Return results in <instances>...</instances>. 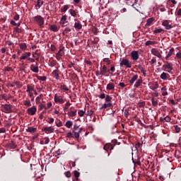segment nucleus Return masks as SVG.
Here are the masks:
<instances>
[{"instance_id":"nucleus-1","label":"nucleus","mask_w":181,"mask_h":181,"mask_svg":"<svg viewBox=\"0 0 181 181\" xmlns=\"http://www.w3.org/2000/svg\"><path fill=\"white\" fill-rule=\"evenodd\" d=\"M33 22L37 23L40 28H43V25H45V18H43V17H41L40 16H36L33 18Z\"/></svg>"},{"instance_id":"nucleus-2","label":"nucleus","mask_w":181,"mask_h":181,"mask_svg":"<svg viewBox=\"0 0 181 181\" xmlns=\"http://www.w3.org/2000/svg\"><path fill=\"white\" fill-rule=\"evenodd\" d=\"M54 100L57 104H64V99L57 94L54 95Z\"/></svg>"},{"instance_id":"nucleus-3","label":"nucleus","mask_w":181,"mask_h":181,"mask_svg":"<svg viewBox=\"0 0 181 181\" xmlns=\"http://www.w3.org/2000/svg\"><path fill=\"white\" fill-rule=\"evenodd\" d=\"M36 111H37V108H36V106H33L32 107H29L27 110V113L28 115H35L36 114Z\"/></svg>"},{"instance_id":"nucleus-4","label":"nucleus","mask_w":181,"mask_h":181,"mask_svg":"<svg viewBox=\"0 0 181 181\" xmlns=\"http://www.w3.org/2000/svg\"><path fill=\"white\" fill-rule=\"evenodd\" d=\"M151 54L156 56L158 59H162V54H160V52H159V50L156 48L151 49Z\"/></svg>"},{"instance_id":"nucleus-5","label":"nucleus","mask_w":181,"mask_h":181,"mask_svg":"<svg viewBox=\"0 0 181 181\" xmlns=\"http://www.w3.org/2000/svg\"><path fill=\"white\" fill-rule=\"evenodd\" d=\"M67 23H69V22L67 21V16H62V17L60 20L61 26H62V28H64V26H67Z\"/></svg>"},{"instance_id":"nucleus-6","label":"nucleus","mask_w":181,"mask_h":181,"mask_svg":"<svg viewBox=\"0 0 181 181\" xmlns=\"http://www.w3.org/2000/svg\"><path fill=\"white\" fill-rule=\"evenodd\" d=\"M120 66H126V67H128L129 69H131V63H129V60L127 59H124L122 60L120 63Z\"/></svg>"},{"instance_id":"nucleus-7","label":"nucleus","mask_w":181,"mask_h":181,"mask_svg":"<svg viewBox=\"0 0 181 181\" xmlns=\"http://www.w3.org/2000/svg\"><path fill=\"white\" fill-rule=\"evenodd\" d=\"M74 28L76 29V30H81V29L83 28V25L80 23V21H78V20L75 19Z\"/></svg>"},{"instance_id":"nucleus-8","label":"nucleus","mask_w":181,"mask_h":181,"mask_svg":"<svg viewBox=\"0 0 181 181\" xmlns=\"http://www.w3.org/2000/svg\"><path fill=\"white\" fill-rule=\"evenodd\" d=\"M173 66L172 64L167 62L166 64L163 65V67L168 73H170V71L173 70Z\"/></svg>"},{"instance_id":"nucleus-9","label":"nucleus","mask_w":181,"mask_h":181,"mask_svg":"<svg viewBox=\"0 0 181 181\" xmlns=\"http://www.w3.org/2000/svg\"><path fill=\"white\" fill-rule=\"evenodd\" d=\"M162 25L163 26H165V29H167L168 30L172 29L173 28L172 25L169 24V21L167 20L163 21Z\"/></svg>"},{"instance_id":"nucleus-10","label":"nucleus","mask_w":181,"mask_h":181,"mask_svg":"<svg viewBox=\"0 0 181 181\" xmlns=\"http://www.w3.org/2000/svg\"><path fill=\"white\" fill-rule=\"evenodd\" d=\"M103 149L105 151H112V149H114V146L111 144H106L104 146Z\"/></svg>"},{"instance_id":"nucleus-11","label":"nucleus","mask_w":181,"mask_h":181,"mask_svg":"<svg viewBox=\"0 0 181 181\" xmlns=\"http://www.w3.org/2000/svg\"><path fill=\"white\" fill-rule=\"evenodd\" d=\"M132 57L133 60H138L139 59V54H138L137 51H132Z\"/></svg>"},{"instance_id":"nucleus-12","label":"nucleus","mask_w":181,"mask_h":181,"mask_svg":"<svg viewBox=\"0 0 181 181\" xmlns=\"http://www.w3.org/2000/svg\"><path fill=\"white\" fill-rule=\"evenodd\" d=\"M105 73H110V71L108 70V69H107V66H105V65H104L100 69L99 74H100L101 76H104Z\"/></svg>"},{"instance_id":"nucleus-13","label":"nucleus","mask_w":181,"mask_h":181,"mask_svg":"<svg viewBox=\"0 0 181 181\" xmlns=\"http://www.w3.org/2000/svg\"><path fill=\"white\" fill-rule=\"evenodd\" d=\"M43 131H45L46 134H52V132L54 131V129H53L52 127H44Z\"/></svg>"},{"instance_id":"nucleus-14","label":"nucleus","mask_w":181,"mask_h":181,"mask_svg":"<svg viewBox=\"0 0 181 181\" xmlns=\"http://www.w3.org/2000/svg\"><path fill=\"white\" fill-rule=\"evenodd\" d=\"M110 107H112V103L111 102H107V103H105L100 107V110H105V108H110Z\"/></svg>"},{"instance_id":"nucleus-15","label":"nucleus","mask_w":181,"mask_h":181,"mask_svg":"<svg viewBox=\"0 0 181 181\" xmlns=\"http://www.w3.org/2000/svg\"><path fill=\"white\" fill-rule=\"evenodd\" d=\"M49 142H50V139H49V137H45L43 140H40V144L41 145H47Z\"/></svg>"},{"instance_id":"nucleus-16","label":"nucleus","mask_w":181,"mask_h":181,"mask_svg":"<svg viewBox=\"0 0 181 181\" xmlns=\"http://www.w3.org/2000/svg\"><path fill=\"white\" fill-rule=\"evenodd\" d=\"M30 69L34 73H39V67L37 66L32 64Z\"/></svg>"},{"instance_id":"nucleus-17","label":"nucleus","mask_w":181,"mask_h":181,"mask_svg":"<svg viewBox=\"0 0 181 181\" xmlns=\"http://www.w3.org/2000/svg\"><path fill=\"white\" fill-rule=\"evenodd\" d=\"M4 110L6 112H12V107L10 105H4Z\"/></svg>"},{"instance_id":"nucleus-18","label":"nucleus","mask_w":181,"mask_h":181,"mask_svg":"<svg viewBox=\"0 0 181 181\" xmlns=\"http://www.w3.org/2000/svg\"><path fill=\"white\" fill-rule=\"evenodd\" d=\"M169 77V74L165 73V72H163L161 74H160V78L162 80H168V78Z\"/></svg>"},{"instance_id":"nucleus-19","label":"nucleus","mask_w":181,"mask_h":181,"mask_svg":"<svg viewBox=\"0 0 181 181\" xmlns=\"http://www.w3.org/2000/svg\"><path fill=\"white\" fill-rule=\"evenodd\" d=\"M138 80V75H134L129 81L130 84H134Z\"/></svg>"},{"instance_id":"nucleus-20","label":"nucleus","mask_w":181,"mask_h":181,"mask_svg":"<svg viewBox=\"0 0 181 181\" xmlns=\"http://www.w3.org/2000/svg\"><path fill=\"white\" fill-rule=\"evenodd\" d=\"M64 55V49L62 48L59 50L58 53L57 54V56L58 57H62V56Z\"/></svg>"},{"instance_id":"nucleus-21","label":"nucleus","mask_w":181,"mask_h":181,"mask_svg":"<svg viewBox=\"0 0 181 181\" xmlns=\"http://www.w3.org/2000/svg\"><path fill=\"white\" fill-rule=\"evenodd\" d=\"M114 88H115V86H114V83H110L107 85V90H114Z\"/></svg>"},{"instance_id":"nucleus-22","label":"nucleus","mask_w":181,"mask_h":181,"mask_svg":"<svg viewBox=\"0 0 181 181\" xmlns=\"http://www.w3.org/2000/svg\"><path fill=\"white\" fill-rule=\"evenodd\" d=\"M93 114H94V110L91 109H88L86 115L87 117H91Z\"/></svg>"},{"instance_id":"nucleus-23","label":"nucleus","mask_w":181,"mask_h":181,"mask_svg":"<svg viewBox=\"0 0 181 181\" xmlns=\"http://www.w3.org/2000/svg\"><path fill=\"white\" fill-rule=\"evenodd\" d=\"M155 21L153 18H148L146 21V26H151L152 25V23Z\"/></svg>"},{"instance_id":"nucleus-24","label":"nucleus","mask_w":181,"mask_h":181,"mask_svg":"<svg viewBox=\"0 0 181 181\" xmlns=\"http://www.w3.org/2000/svg\"><path fill=\"white\" fill-rule=\"evenodd\" d=\"M173 52H175V49H174V48H171V49H170L169 52L168 53V54H167L166 57H165L166 60H168V59L169 57H170V56H172Z\"/></svg>"},{"instance_id":"nucleus-25","label":"nucleus","mask_w":181,"mask_h":181,"mask_svg":"<svg viewBox=\"0 0 181 181\" xmlns=\"http://www.w3.org/2000/svg\"><path fill=\"white\" fill-rule=\"evenodd\" d=\"M168 88H166V86H164L161 88L162 91V95L165 97V95H168V91H166Z\"/></svg>"},{"instance_id":"nucleus-26","label":"nucleus","mask_w":181,"mask_h":181,"mask_svg":"<svg viewBox=\"0 0 181 181\" xmlns=\"http://www.w3.org/2000/svg\"><path fill=\"white\" fill-rule=\"evenodd\" d=\"M27 132H30V134H33V132H36V128H34V127H28L27 129H26Z\"/></svg>"},{"instance_id":"nucleus-27","label":"nucleus","mask_w":181,"mask_h":181,"mask_svg":"<svg viewBox=\"0 0 181 181\" xmlns=\"http://www.w3.org/2000/svg\"><path fill=\"white\" fill-rule=\"evenodd\" d=\"M156 43H158L156 41H151V40H148L146 42V46H151L152 45H156Z\"/></svg>"},{"instance_id":"nucleus-28","label":"nucleus","mask_w":181,"mask_h":181,"mask_svg":"<svg viewBox=\"0 0 181 181\" xmlns=\"http://www.w3.org/2000/svg\"><path fill=\"white\" fill-rule=\"evenodd\" d=\"M70 32H71V28L66 27V28H65V29L62 33H63V35H67V33H70Z\"/></svg>"},{"instance_id":"nucleus-29","label":"nucleus","mask_w":181,"mask_h":181,"mask_svg":"<svg viewBox=\"0 0 181 181\" xmlns=\"http://www.w3.org/2000/svg\"><path fill=\"white\" fill-rule=\"evenodd\" d=\"M139 70H141V73L143 74V75L144 76H146V71L145 70L144 67H143L142 66L139 65Z\"/></svg>"},{"instance_id":"nucleus-30","label":"nucleus","mask_w":181,"mask_h":181,"mask_svg":"<svg viewBox=\"0 0 181 181\" xmlns=\"http://www.w3.org/2000/svg\"><path fill=\"white\" fill-rule=\"evenodd\" d=\"M19 47H20V49H21V50H26V49H28V46L25 43H21L19 45Z\"/></svg>"},{"instance_id":"nucleus-31","label":"nucleus","mask_w":181,"mask_h":181,"mask_svg":"<svg viewBox=\"0 0 181 181\" xmlns=\"http://www.w3.org/2000/svg\"><path fill=\"white\" fill-rule=\"evenodd\" d=\"M52 74L54 76V77L56 78V80H59V73L57 72V70H55L52 72Z\"/></svg>"},{"instance_id":"nucleus-32","label":"nucleus","mask_w":181,"mask_h":181,"mask_svg":"<svg viewBox=\"0 0 181 181\" xmlns=\"http://www.w3.org/2000/svg\"><path fill=\"white\" fill-rule=\"evenodd\" d=\"M84 114H86V109L84 110H81L78 111V115L79 117H83Z\"/></svg>"},{"instance_id":"nucleus-33","label":"nucleus","mask_w":181,"mask_h":181,"mask_svg":"<svg viewBox=\"0 0 181 181\" xmlns=\"http://www.w3.org/2000/svg\"><path fill=\"white\" fill-rule=\"evenodd\" d=\"M142 83V80L141 79H139L135 85H134V87H136V88H138V87H139V86H141V84Z\"/></svg>"},{"instance_id":"nucleus-34","label":"nucleus","mask_w":181,"mask_h":181,"mask_svg":"<svg viewBox=\"0 0 181 181\" xmlns=\"http://www.w3.org/2000/svg\"><path fill=\"white\" fill-rule=\"evenodd\" d=\"M73 125V122L71 121H67L65 124V126L66 128H71V126Z\"/></svg>"},{"instance_id":"nucleus-35","label":"nucleus","mask_w":181,"mask_h":181,"mask_svg":"<svg viewBox=\"0 0 181 181\" xmlns=\"http://www.w3.org/2000/svg\"><path fill=\"white\" fill-rule=\"evenodd\" d=\"M32 91H35V89H33V87H32V86H27V90H26V92L27 93H30Z\"/></svg>"},{"instance_id":"nucleus-36","label":"nucleus","mask_w":181,"mask_h":181,"mask_svg":"<svg viewBox=\"0 0 181 181\" xmlns=\"http://www.w3.org/2000/svg\"><path fill=\"white\" fill-rule=\"evenodd\" d=\"M69 13H70V15H71V16H74V17L77 16V13H76V11H74L73 9L69 10Z\"/></svg>"},{"instance_id":"nucleus-37","label":"nucleus","mask_w":181,"mask_h":181,"mask_svg":"<svg viewBox=\"0 0 181 181\" xmlns=\"http://www.w3.org/2000/svg\"><path fill=\"white\" fill-rule=\"evenodd\" d=\"M23 104L25 105V107H30L32 105L30 100H25Z\"/></svg>"},{"instance_id":"nucleus-38","label":"nucleus","mask_w":181,"mask_h":181,"mask_svg":"<svg viewBox=\"0 0 181 181\" xmlns=\"http://www.w3.org/2000/svg\"><path fill=\"white\" fill-rule=\"evenodd\" d=\"M42 95H40L39 96H37L35 99V103L36 104H40V100H42Z\"/></svg>"},{"instance_id":"nucleus-39","label":"nucleus","mask_w":181,"mask_h":181,"mask_svg":"<svg viewBox=\"0 0 181 181\" xmlns=\"http://www.w3.org/2000/svg\"><path fill=\"white\" fill-rule=\"evenodd\" d=\"M60 88L64 90V91H69V87L66 85H61Z\"/></svg>"},{"instance_id":"nucleus-40","label":"nucleus","mask_w":181,"mask_h":181,"mask_svg":"<svg viewBox=\"0 0 181 181\" xmlns=\"http://www.w3.org/2000/svg\"><path fill=\"white\" fill-rule=\"evenodd\" d=\"M111 100H112V98L111 96H110L109 95H107L105 97V102L111 103Z\"/></svg>"},{"instance_id":"nucleus-41","label":"nucleus","mask_w":181,"mask_h":181,"mask_svg":"<svg viewBox=\"0 0 181 181\" xmlns=\"http://www.w3.org/2000/svg\"><path fill=\"white\" fill-rule=\"evenodd\" d=\"M43 5V0H37V6L40 8Z\"/></svg>"},{"instance_id":"nucleus-42","label":"nucleus","mask_w":181,"mask_h":181,"mask_svg":"<svg viewBox=\"0 0 181 181\" xmlns=\"http://www.w3.org/2000/svg\"><path fill=\"white\" fill-rule=\"evenodd\" d=\"M151 103H152V105H153V107H156V105H158V101L155 100V98H151Z\"/></svg>"},{"instance_id":"nucleus-43","label":"nucleus","mask_w":181,"mask_h":181,"mask_svg":"<svg viewBox=\"0 0 181 181\" xmlns=\"http://www.w3.org/2000/svg\"><path fill=\"white\" fill-rule=\"evenodd\" d=\"M69 9V6L65 5L63 6V8H61V12H66Z\"/></svg>"},{"instance_id":"nucleus-44","label":"nucleus","mask_w":181,"mask_h":181,"mask_svg":"<svg viewBox=\"0 0 181 181\" xmlns=\"http://www.w3.org/2000/svg\"><path fill=\"white\" fill-rule=\"evenodd\" d=\"M162 32H163V29L162 28L156 29L153 31L154 33H162Z\"/></svg>"},{"instance_id":"nucleus-45","label":"nucleus","mask_w":181,"mask_h":181,"mask_svg":"<svg viewBox=\"0 0 181 181\" xmlns=\"http://www.w3.org/2000/svg\"><path fill=\"white\" fill-rule=\"evenodd\" d=\"M174 128H175V132H177V134H179L180 132V127H179V126L175 125Z\"/></svg>"},{"instance_id":"nucleus-46","label":"nucleus","mask_w":181,"mask_h":181,"mask_svg":"<svg viewBox=\"0 0 181 181\" xmlns=\"http://www.w3.org/2000/svg\"><path fill=\"white\" fill-rule=\"evenodd\" d=\"M28 56L26 55L25 53L23 54L22 56L20 57V60H25L28 59Z\"/></svg>"},{"instance_id":"nucleus-47","label":"nucleus","mask_w":181,"mask_h":181,"mask_svg":"<svg viewBox=\"0 0 181 181\" xmlns=\"http://www.w3.org/2000/svg\"><path fill=\"white\" fill-rule=\"evenodd\" d=\"M150 88L151 90H156V88H158V83H153L151 87Z\"/></svg>"},{"instance_id":"nucleus-48","label":"nucleus","mask_w":181,"mask_h":181,"mask_svg":"<svg viewBox=\"0 0 181 181\" xmlns=\"http://www.w3.org/2000/svg\"><path fill=\"white\" fill-rule=\"evenodd\" d=\"M46 76H38L37 80H40V81H46Z\"/></svg>"},{"instance_id":"nucleus-49","label":"nucleus","mask_w":181,"mask_h":181,"mask_svg":"<svg viewBox=\"0 0 181 181\" xmlns=\"http://www.w3.org/2000/svg\"><path fill=\"white\" fill-rule=\"evenodd\" d=\"M51 30H52L53 32H57V30H59V29H57V26L56 25H52Z\"/></svg>"},{"instance_id":"nucleus-50","label":"nucleus","mask_w":181,"mask_h":181,"mask_svg":"<svg viewBox=\"0 0 181 181\" xmlns=\"http://www.w3.org/2000/svg\"><path fill=\"white\" fill-rule=\"evenodd\" d=\"M11 24L13 25V26H17V27H19L21 26V23H16L15 21H11Z\"/></svg>"},{"instance_id":"nucleus-51","label":"nucleus","mask_w":181,"mask_h":181,"mask_svg":"<svg viewBox=\"0 0 181 181\" xmlns=\"http://www.w3.org/2000/svg\"><path fill=\"white\" fill-rule=\"evenodd\" d=\"M103 62H105V63H106L107 64H110L111 63V61H110V59L108 58L103 59Z\"/></svg>"},{"instance_id":"nucleus-52","label":"nucleus","mask_w":181,"mask_h":181,"mask_svg":"<svg viewBox=\"0 0 181 181\" xmlns=\"http://www.w3.org/2000/svg\"><path fill=\"white\" fill-rule=\"evenodd\" d=\"M39 107H40V110H43V108H44L45 110H47V107H46V105H43V104H40V105H39Z\"/></svg>"},{"instance_id":"nucleus-53","label":"nucleus","mask_w":181,"mask_h":181,"mask_svg":"<svg viewBox=\"0 0 181 181\" xmlns=\"http://www.w3.org/2000/svg\"><path fill=\"white\" fill-rule=\"evenodd\" d=\"M76 111H71V112H69V115H70L71 117H76Z\"/></svg>"},{"instance_id":"nucleus-54","label":"nucleus","mask_w":181,"mask_h":181,"mask_svg":"<svg viewBox=\"0 0 181 181\" xmlns=\"http://www.w3.org/2000/svg\"><path fill=\"white\" fill-rule=\"evenodd\" d=\"M164 120H165V122H170V117L169 116H166L164 118Z\"/></svg>"},{"instance_id":"nucleus-55","label":"nucleus","mask_w":181,"mask_h":181,"mask_svg":"<svg viewBox=\"0 0 181 181\" xmlns=\"http://www.w3.org/2000/svg\"><path fill=\"white\" fill-rule=\"evenodd\" d=\"M75 177H80V173L78 171H74Z\"/></svg>"},{"instance_id":"nucleus-56","label":"nucleus","mask_w":181,"mask_h":181,"mask_svg":"<svg viewBox=\"0 0 181 181\" xmlns=\"http://www.w3.org/2000/svg\"><path fill=\"white\" fill-rule=\"evenodd\" d=\"M74 136L75 138H76V139L80 138V134H79L78 132H75V133L74 134Z\"/></svg>"},{"instance_id":"nucleus-57","label":"nucleus","mask_w":181,"mask_h":181,"mask_svg":"<svg viewBox=\"0 0 181 181\" xmlns=\"http://www.w3.org/2000/svg\"><path fill=\"white\" fill-rule=\"evenodd\" d=\"M65 175L66 177H71V173H70V172L68 171V172L65 173Z\"/></svg>"},{"instance_id":"nucleus-58","label":"nucleus","mask_w":181,"mask_h":181,"mask_svg":"<svg viewBox=\"0 0 181 181\" xmlns=\"http://www.w3.org/2000/svg\"><path fill=\"white\" fill-rule=\"evenodd\" d=\"M54 122V119L50 117L49 120L48 121L49 124H53Z\"/></svg>"},{"instance_id":"nucleus-59","label":"nucleus","mask_w":181,"mask_h":181,"mask_svg":"<svg viewBox=\"0 0 181 181\" xmlns=\"http://www.w3.org/2000/svg\"><path fill=\"white\" fill-rule=\"evenodd\" d=\"M27 59L29 62H31V63H35V59H33V58L28 57V58H27Z\"/></svg>"},{"instance_id":"nucleus-60","label":"nucleus","mask_w":181,"mask_h":181,"mask_svg":"<svg viewBox=\"0 0 181 181\" xmlns=\"http://www.w3.org/2000/svg\"><path fill=\"white\" fill-rule=\"evenodd\" d=\"M69 107H70V103H66L65 104L64 110H67L69 108Z\"/></svg>"},{"instance_id":"nucleus-61","label":"nucleus","mask_w":181,"mask_h":181,"mask_svg":"<svg viewBox=\"0 0 181 181\" xmlns=\"http://www.w3.org/2000/svg\"><path fill=\"white\" fill-rule=\"evenodd\" d=\"M99 98H102V99H104L105 98V93H101L100 95H99Z\"/></svg>"},{"instance_id":"nucleus-62","label":"nucleus","mask_w":181,"mask_h":181,"mask_svg":"<svg viewBox=\"0 0 181 181\" xmlns=\"http://www.w3.org/2000/svg\"><path fill=\"white\" fill-rule=\"evenodd\" d=\"M6 129H5V128H1L0 129V134H4V133H5L6 132Z\"/></svg>"},{"instance_id":"nucleus-63","label":"nucleus","mask_w":181,"mask_h":181,"mask_svg":"<svg viewBox=\"0 0 181 181\" xmlns=\"http://www.w3.org/2000/svg\"><path fill=\"white\" fill-rule=\"evenodd\" d=\"M176 57H177V59H181V52L177 53Z\"/></svg>"},{"instance_id":"nucleus-64","label":"nucleus","mask_w":181,"mask_h":181,"mask_svg":"<svg viewBox=\"0 0 181 181\" xmlns=\"http://www.w3.org/2000/svg\"><path fill=\"white\" fill-rule=\"evenodd\" d=\"M14 20L15 21H19V15H16L15 16H14Z\"/></svg>"}]
</instances>
